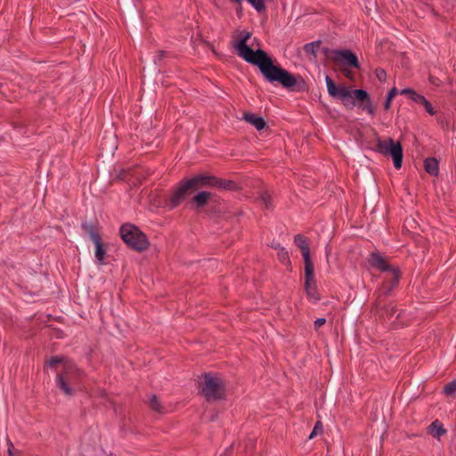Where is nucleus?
<instances>
[{
	"label": "nucleus",
	"instance_id": "obj_1",
	"mask_svg": "<svg viewBox=\"0 0 456 456\" xmlns=\"http://www.w3.org/2000/svg\"><path fill=\"white\" fill-rule=\"evenodd\" d=\"M250 37V32L243 33L234 45L237 54L247 62L257 66L268 82H278L285 88H291L296 86L297 79L294 75L281 67L274 65L272 58L265 51L261 49L254 51L247 45Z\"/></svg>",
	"mask_w": 456,
	"mask_h": 456
},
{
	"label": "nucleus",
	"instance_id": "obj_2",
	"mask_svg": "<svg viewBox=\"0 0 456 456\" xmlns=\"http://www.w3.org/2000/svg\"><path fill=\"white\" fill-rule=\"evenodd\" d=\"M119 233L124 242L134 250L142 252L149 248L150 243L146 234L132 224L126 223L121 225Z\"/></svg>",
	"mask_w": 456,
	"mask_h": 456
},
{
	"label": "nucleus",
	"instance_id": "obj_3",
	"mask_svg": "<svg viewBox=\"0 0 456 456\" xmlns=\"http://www.w3.org/2000/svg\"><path fill=\"white\" fill-rule=\"evenodd\" d=\"M203 379L201 393L208 402H216L224 398L225 385L219 377L205 373Z\"/></svg>",
	"mask_w": 456,
	"mask_h": 456
},
{
	"label": "nucleus",
	"instance_id": "obj_4",
	"mask_svg": "<svg viewBox=\"0 0 456 456\" xmlns=\"http://www.w3.org/2000/svg\"><path fill=\"white\" fill-rule=\"evenodd\" d=\"M400 279L401 273L398 267H395L387 273H385L383 282L374 292L376 296V299L373 303L374 307H379V302L382 300V297L392 295L394 289L398 286Z\"/></svg>",
	"mask_w": 456,
	"mask_h": 456
},
{
	"label": "nucleus",
	"instance_id": "obj_5",
	"mask_svg": "<svg viewBox=\"0 0 456 456\" xmlns=\"http://www.w3.org/2000/svg\"><path fill=\"white\" fill-rule=\"evenodd\" d=\"M375 150L383 156H390L396 169L402 167L403 155L401 142H395L391 137L385 140L378 139Z\"/></svg>",
	"mask_w": 456,
	"mask_h": 456
},
{
	"label": "nucleus",
	"instance_id": "obj_6",
	"mask_svg": "<svg viewBox=\"0 0 456 456\" xmlns=\"http://www.w3.org/2000/svg\"><path fill=\"white\" fill-rule=\"evenodd\" d=\"M81 370L74 365H64L63 370L56 376V385L67 396H72L75 393L72 387L75 378L79 377Z\"/></svg>",
	"mask_w": 456,
	"mask_h": 456
},
{
	"label": "nucleus",
	"instance_id": "obj_7",
	"mask_svg": "<svg viewBox=\"0 0 456 456\" xmlns=\"http://www.w3.org/2000/svg\"><path fill=\"white\" fill-rule=\"evenodd\" d=\"M325 81L328 94L331 97L341 100L346 108L352 109L355 105L354 100L352 99L351 90L344 86H337L330 76H326Z\"/></svg>",
	"mask_w": 456,
	"mask_h": 456
},
{
	"label": "nucleus",
	"instance_id": "obj_8",
	"mask_svg": "<svg viewBox=\"0 0 456 456\" xmlns=\"http://www.w3.org/2000/svg\"><path fill=\"white\" fill-rule=\"evenodd\" d=\"M194 191L191 179L182 180L171 193L167 203L168 208L170 209L177 208Z\"/></svg>",
	"mask_w": 456,
	"mask_h": 456
},
{
	"label": "nucleus",
	"instance_id": "obj_9",
	"mask_svg": "<svg viewBox=\"0 0 456 456\" xmlns=\"http://www.w3.org/2000/svg\"><path fill=\"white\" fill-rule=\"evenodd\" d=\"M333 61L344 67L360 69V63L355 53L349 49L333 50L331 52Z\"/></svg>",
	"mask_w": 456,
	"mask_h": 456
},
{
	"label": "nucleus",
	"instance_id": "obj_10",
	"mask_svg": "<svg viewBox=\"0 0 456 456\" xmlns=\"http://www.w3.org/2000/svg\"><path fill=\"white\" fill-rule=\"evenodd\" d=\"M305 289L309 301L315 304L320 300L314 266L305 267Z\"/></svg>",
	"mask_w": 456,
	"mask_h": 456
},
{
	"label": "nucleus",
	"instance_id": "obj_11",
	"mask_svg": "<svg viewBox=\"0 0 456 456\" xmlns=\"http://www.w3.org/2000/svg\"><path fill=\"white\" fill-rule=\"evenodd\" d=\"M367 262L371 268L377 269L382 273H387L395 267L390 265L387 259L378 251L371 252L367 258Z\"/></svg>",
	"mask_w": 456,
	"mask_h": 456
},
{
	"label": "nucleus",
	"instance_id": "obj_12",
	"mask_svg": "<svg viewBox=\"0 0 456 456\" xmlns=\"http://www.w3.org/2000/svg\"><path fill=\"white\" fill-rule=\"evenodd\" d=\"M294 243L301 250L305 267L314 266L310 256V249L306 237L301 234H297L294 237Z\"/></svg>",
	"mask_w": 456,
	"mask_h": 456
},
{
	"label": "nucleus",
	"instance_id": "obj_13",
	"mask_svg": "<svg viewBox=\"0 0 456 456\" xmlns=\"http://www.w3.org/2000/svg\"><path fill=\"white\" fill-rule=\"evenodd\" d=\"M195 190L199 187H216L217 177L207 174H200L190 178Z\"/></svg>",
	"mask_w": 456,
	"mask_h": 456
},
{
	"label": "nucleus",
	"instance_id": "obj_14",
	"mask_svg": "<svg viewBox=\"0 0 456 456\" xmlns=\"http://www.w3.org/2000/svg\"><path fill=\"white\" fill-rule=\"evenodd\" d=\"M242 118L246 122H248L250 125H252L253 126H255L256 129H257L258 131L264 129L266 126V122L265 121V119L262 117L257 116L255 113L245 112V113H243Z\"/></svg>",
	"mask_w": 456,
	"mask_h": 456
},
{
	"label": "nucleus",
	"instance_id": "obj_15",
	"mask_svg": "<svg viewBox=\"0 0 456 456\" xmlns=\"http://www.w3.org/2000/svg\"><path fill=\"white\" fill-rule=\"evenodd\" d=\"M424 167L426 172L433 176L439 174V163L436 158H427L424 160Z\"/></svg>",
	"mask_w": 456,
	"mask_h": 456
},
{
	"label": "nucleus",
	"instance_id": "obj_16",
	"mask_svg": "<svg viewBox=\"0 0 456 456\" xmlns=\"http://www.w3.org/2000/svg\"><path fill=\"white\" fill-rule=\"evenodd\" d=\"M81 227L84 230V232L89 235L93 242L101 239L95 224L84 222L81 224Z\"/></svg>",
	"mask_w": 456,
	"mask_h": 456
},
{
	"label": "nucleus",
	"instance_id": "obj_17",
	"mask_svg": "<svg viewBox=\"0 0 456 456\" xmlns=\"http://www.w3.org/2000/svg\"><path fill=\"white\" fill-rule=\"evenodd\" d=\"M428 430L429 433L437 439L445 435L447 432V430L444 428L443 424L438 419H436L429 425Z\"/></svg>",
	"mask_w": 456,
	"mask_h": 456
},
{
	"label": "nucleus",
	"instance_id": "obj_18",
	"mask_svg": "<svg viewBox=\"0 0 456 456\" xmlns=\"http://www.w3.org/2000/svg\"><path fill=\"white\" fill-rule=\"evenodd\" d=\"M95 245V257L97 264L103 265L104 264V257L106 255V248L102 242V240H97L94 241Z\"/></svg>",
	"mask_w": 456,
	"mask_h": 456
},
{
	"label": "nucleus",
	"instance_id": "obj_19",
	"mask_svg": "<svg viewBox=\"0 0 456 456\" xmlns=\"http://www.w3.org/2000/svg\"><path fill=\"white\" fill-rule=\"evenodd\" d=\"M211 195V192L200 191L193 197L192 202L195 203L198 208H202L208 203Z\"/></svg>",
	"mask_w": 456,
	"mask_h": 456
},
{
	"label": "nucleus",
	"instance_id": "obj_20",
	"mask_svg": "<svg viewBox=\"0 0 456 456\" xmlns=\"http://www.w3.org/2000/svg\"><path fill=\"white\" fill-rule=\"evenodd\" d=\"M380 304H381V301L379 302V307L376 308L373 306V309H375L377 312L381 310L383 318H387V319L392 318L397 311L396 305L394 304H388L387 305L381 307Z\"/></svg>",
	"mask_w": 456,
	"mask_h": 456
},
{
	"label": "nucleus",
	"instance_id": "obj_21",
	"mask_svg": "<svg viewBox=\"0 0 456 456\" xmlns=\"http://www.w3.org/2000/svg\"><path fill=\"white\" fill-rule=\"evenodd\" d=\"M413 102H415L418 104L422 105L428 114L435 115L436 111H435L432 104L430 103L429 101H428V99L424 95L418 94L416 98H414Z\"/></svg>",
	"mask_w": 456,
	"mask_h": 456
},
{
	"label": "nucleus",
	"instance_id": "obj_22",
	"mask_svg": "<svg viewBox=\"0 0 456 456\" xmlns=\"http://www.w3.org/2000/svg\"><path fill=\"white\" fill-rule=\"evenodd\" d=\"M216 187L225 191H236L238 189V185L234 181L221 179L218 177Z\"/></svg>",
	"mask_w": 456,
	"mask_h": 456
},
{
	"label": "nucleus",
	"instance_id": "obj_23",
	"mask_svg": "<svg viewBox=\"0 0 456 456\" xmlns=\"http://www.w3.org/2000/svg\"><path fill=\"white\" fill-rule=\"evenodd\" d=\"M65 361H66V358L64 356H60V355L53 356L45 362V364L44 366V370L45 371L47 370V368L56 370L57 365L61 364V363H64Z\"/></svg>",
	"mask_w": 456,
	"mask_h": 456
},
{
	"label": "nucleus",
	"instance_id": "obj_24",
	"mask_svg": "<svg viewBox=\"0 0 456 456\" xmlns=\"http://www.w3.org/2000/svg\"><path fill=\"white\" fill-rule=\"evenodd\" d=\"M351 93H352V99H354H354H356L362 102H365L370 99L369 94L363 89L351 90Z\"/></svg>",
	"mask_w": 456,
	"mask_h": 456
},
{
	"label": "nucleus",
	"instance_id": "obj_25",
	"mask_svg": "<svg viewBox=\"0 0 456 456\" xmlns=\"http://www.w3.org/2000/svg\"><path fill=\"white\" fill-rule=\"evenodd\" d=\"M149 405L151 409L156 412L163 413L164 412V407L160 403L159 400L155 395H152L149 401Z\"/></svg>",
	"mask_w": 456,
	"mask_h": 456
},
{
	"label": "nucleus",
	"instance_id": "obj_26",
	"mask_svg": "<svg viewBox=\"0 0 456 456\" xmlns=\"http://www.w3.org/2000/svg\"><path fill=\"white\" fill-rule=\"evenodd\" d=\"M321 46V41H314L312 43H307L304 45V50L307 54H312L316 57V53L318 52Z\"/></svg>",
	"mask_w": 456,
	"mask_h": 456
},
{
	"label": "nucleus",
	"instance_id": "obj_27",
	"mask_svg": "<svg viewBox=\"0 0 456 456\" xmlns=\"http://www.w3.org/2000/svg\"><path fill=\"white\" fill-rule=\"evenodd\" d=\"M258 12L266 10L265 0H247Z\"/></svg>",
	"mask_w": 456,
	"mask_h": 456
},
{
	"label": "nucleus",
	"instance_id": "obj_28",
	"mask_svg": "<svg viewBox=\"0 0 456 456\" xmlns=\"http://www.w3.org/2000/svg\"><path fill=\"white\" fill-rule=\"evenodd\" d=\"M277 256L280 262L283 265H289L290 263L289 253L284 248H281V249L277 252Z\"/></svg>",
	"mask_w": 456,
	"mask_h": 456
},
{
	"label": "nucleus",
	"instance_id": "obj_29",
	"mask_svg": "<svg viewBox=\"0 0 456 456\" xmlns=\"http://www.w3.org/2000/svg\"><path fill=\"white\" fill-rule=\"evenodd\" d=\"M398 94V91L395 87H393L387 94L386 102L384 103V109L388 110L391 106V102L393 98Z\"/></svg>",
	"mask_w": 456,
	"mask_h": 456
},
{
	"label": "nucleus",
	"instance_id": "obj_30",
	"mask_svg": "<svg viewBox=\"0 0 456 456\" xmlns=\"http://www.w3.org/2000/svg\"><path fill=\"white\" fill-rule=\"evenodd\" d=\"M456 392V380H452L444 387V394L452 395Z\"/></svg>",
	"mask_w": 456,
	"mask_h": 456
},
{
	"label": "nucleus",
	"instance_id": "obj_31",
	"mask_svg": "<svg viewBox=\"0 0 456 456\" xmlns=\"http://www.w3.org/2000/svg\"><path fill=\"white\" fill-rule=\"evenodd\" d=\"M260 200H261L262 204H264L266 208H270L272 207L271 197L268 192L265 191V192L261 193Z\"/></svg>",
	"mask_w": 456,
	"mask_h": 456
},
{
	"label": "nucleus",
	"instance_id": "obj_32",
	"mask_svg": "<svg viewBox=\"0 0 456 456\" xmlns=\"http://www.w3.org/2000/svg\"><path fill=\"white\" fill-rule=\"evenodd\" d=\"M400 94L408 95L411 101H414V98H416V96L418 95V93L411 88H404V89L401 90Z\"/></svg>",
	"mask_w": 456,
	"mask_h": 456
},
{
	"label": "nucleus",
	"instance_id": "obj_33",
	"mask_svg": "<svg viewBox=\"0 0 456 456\" xmlns=\"http://www.w3.org/2000/svg\"><path fill=\"white\" fill-rule=\"evenodd\" d=\"M375 75L379 81L384 82L387 78V72L385 69L381 68H378L375 69Z\"/></svg>",
	"mask_w": 456,
	"mask_h": 456
},
{
	"label": "nucleus",
	"instance_id": "obj_34",
	"mask_svg": "<svg viewBox=\"0 0 456 456\" xmlns=\"http://www.w3.org/2000/svg\"><path fill=\"white\" fill-rule=\"evenodd\" d=\"M362 110H366L369 114L374 115V107L371 103L370 99L365 102H363V105L362 106Z\"/></svg>",
	"mask_w": 456,
	"mask_h": 456
},
{
	"label": "nucleus",
	"instance_id": "obj_35",
	"mask_svg": "<svg viewBox=\"0 0 456 456\" xmlns=\"http://www.w3.org/2000/svg\"><path fill=\"white\" fill-rule=\"evenodd\" d=\"M167 53L163 50H159L157 52V54L154 58V62L156 64H160L161 61L167 56Z\"/></svg>",
	"mask_w": 456,
	"mask_h": 456
},
{
	"label": "nucleus",
	"instance_id": "obj_36",
	"mask_svg": "<svg viewBox=\"0 0 456 456\" xmlns=\"http://www.w3.org/2000/svg\"><path fill=\"white\" fill-rule=\"evenodd\" d=\"M325 323H326V319L325 318H318V319H316L314 321V329L318 330L319 328H321Z\"/></svg>",
	"mask_w": 456,
	"mask_h": 456
},
{
	"label": "nucleus",
	"instance_id": "obj_37",
	"mask_svg": "<svg viewBox=\"0 0 456 456\" xmlns=\"http://www.w3.org/2000/svg\"><path fill=\"white\" fill-rule=\"evenodd\" d=\"M318 430L322 431V424L320 421H318L314 428V430L313 432L311 433V435L309 436V438H313L314 436L318 432Z\"/></svg>",
	"mask_w": 456,
	"mask_h": 456
},
{
	"label": "nucleus",
	"instance_id": "obj_38",
	"mask_svg": "<svg viewBox=\"0 0 456 456\" xmlns=\"http://www.w3.org/2000/svg\"><path fill=\"white\" fill-rule=\"evenodd\" d=\"M8 452L11 456H16L15 448L11 441H8Z\"/></svg>",
	"mask_w": 456,
	"mask_h": 456
},
{
	"label": "nucleus",
	"instance_id": "obj_39",
	"mask_svg": "<svg viewBox=\"0 0 456 456\" xmlns=\"http://www.w3.org/2000/svg\"><path fill=\"white\" fill-rule=\"evenodd\" d=\"M271 247H272L273 248H274V249L278 250V251L281 249V248H282V247L281 246V244H280L278 241H275V240H273V241H272V243H271Z\"/></svg>",
	"mask_w": 456,
	"mask_h": 456
},
{
	"label": "nucleus",
	"instance_id": "obj_40",
	"mask_svg": "<svg viewBox=\"0 0 456 456\" xmlns=\"http://www.w3.org/2000/svg\"><path fill=\"white\" fill-rule=\"evenodd\" d=\"M322 52L325 53V54H328V53L330 52V50L328 48H323L322 49Z\"/></svg>",
	"mask_w": 456,
	"mask_h": 456
},
{
	"label": "nucleus",
	"instance_id": "obj_41",
	"mask_svg": "<svg viewBox=\"0 0 456 456\" xmlns=\"http://www.w3.org/2000/svg\"><path fill=\"white\" fill-rule=\"evenodd\" d=\"M231 1L233 3H236V4H240L242 0H231Z\"/></svg>",
	"mask_w": 456,
	"mask_h": 456
},
{
	"label": "nucleus",
	"instance_id": "obj_42",
	"mask_svg": "<svg viewBox=\"0 0 456 456\" xmlns=\"http://www.w3.org/2000/svg\"><path fill=\"white\" fill-rule=\"evenodd\" d=\"M350 73H351L350 71L345 72L346 77H350Z\"/></svg>",
	"mask_w": 456,
	"mask_h": 456
}]
</instances>
